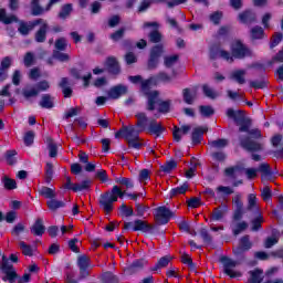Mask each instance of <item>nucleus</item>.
<instances>
[{
    "instance_id": "f257e3e1",
    "label": "nucleus",
    "mask_w": 283,
    "mask_h": 283,
    "mask_svg": "<svg viewBox=\"0 0 283 283\" xmlns=\"http://www.w3.org/2000/svg\"><path fill=\"white\" fill-rule=\"evenodd\" d=\"M156 85V78L151 77L148 80H145V82L142 83V92L146 96V109L147 112H154L157 109L161 98H160V92L156 90H151Z\"/></svg>"
},
{
    "instance_id": "f03ea898",
    "label": "nucleus",
    "mask_w": 283,
    "mask_h": 283,
    "mask_svg": "<svg viewBox=\"0 0 283 283\" xmlns=\"http://www.w3.org/2000/svg\"><path fill=\"white\" fill-rule=\"evenodd\" d=\"M230 50L231 53H229V51L219 50L218 56L228 63H233V59H244L245 56H251V51L240 41L232 42Z\"/></svg>"
},
{
    "instance_id": "7ed1b4c3",
    "label": "nucleus",
    "mask_w": 283,
    "mask_h": 283,
    "mask_svg": "<svg viewBox=\"0 0 283 283\" xmlns=\"http://www.w3.org/2000/svg\"><path fill=\"white\" fill-rule=\"evenodd\" d=\"M118 198H125V191H123L120 187L114 186L112 190L106 191L99 196L98 202L102 209L109 213V211L114 209V202H118Z\"/></svg>"
},
{
    "instance_id": "20e7f679",
    "label": "nucleus",
    "mask_w": 283,
    "mask_h": 283,
    "mask_svg": "<svg viewBox=\"0 0 283 283\" xmlns=\"http://www.w3.org/2000/svg\"><path fill=\"white\" fill-rule=\"evenodd\" d=\"M50 87H51L50 81L42 80L35 86H27L23 90V96L24 98H32L38 94H41V92H48Z\"/></svg>"
},
{
    "instance_id": "39448f33",
    "label": "nucleus",
    "mask_w": 283,
    "mask_h": 283,
    "mask_svg": "<svg viewBox=\"0 0 283 283\" xmlns=\"http://www.w3.org/2000/svg\"><path fill=\"white\" fill-rule=\"evenodd\" d=\"M249 138L248 139H241V145L244 147V149H248L249 151H258L262 149V145L252 142L251 138H261L262 133L260 129H252L249 132Z\"/></svg>"
},
{
    "instance_id": "423d86ee",
    "label": "nucleus",
    "mask_w": 283,
    "mask_h": 283,
    "mask_svg": "<svg viewBox=\"0 0 283 283\" xmlns=\"http://www.w3.org/2000/svg\"><path fill=\"white\" fill-rule=\"evenodd\" d=\"M221 262L223 264V272L226 275H229V277H242V272L235 270V266H238V261H233L224 256L221 259Z\"/></svg>"
},
{
    "instance_id": "0eeeda50",
    "label": "nucleus",
    "mask_w": 283,
    "mask_h": 283,
    "mask_svg": "<svg viewBox=\"0 0 283 283\" xmlns=\"http://www.w3.org/2000/svg\"><path fill=\"white\" fill-rule=\"evenodd\" d=\"M77 266L80 269V280H85L90 277V269H92V261L87 255L82 254L77 256Z\"/></svg>"
},
{
    "instance_id": "6e6552de",
    "label": "nucleus",
    "mask_w": 283,
    "mask_h": 283,
    "mask_svg": "<svg viewBox=\"0 0 283 283\" xmlns=\"http://www.w3.org/2000/svg\"><path fill=\"white\" fill-rule=\"evenodd\" d=\"M156 220L159 221L160 224H167L169 220L172 218L174 212L169 210V208L163 206L156 209Z\"/></svg>"
},
{
    "instance_id": "1a4fd4ad",
    "label": "nucleus",
    "mask_w": 283,
    "mask_h": 283,
    "mask_svg": "<svg viewBox=\"0 0 283 283\" xmlns=\"http://www.w3.org/2000/svg\"><path fill=\"white\" fill-rule=\"evenodd\" d=\"M247 70L237 69L230 73V81H234L239 85H244L247 83Z\"/></svg>"
},
{
    "instance_id": "9d476101",
    "label": "nucleus",
    "mask_w": 283,
    "mask_h": 283,
    "mask_svg": "<svg viewBox=\"0 0 283 283\" xmlns=\"http://www.w3.org/2000/svg\"><path fill=\"white\" fill-rule=\"evenodd\" d=\"M140 128L136 129V127L134 126H129L126 127L122 130V134L124 136V138L129 142V140H140V136H138V134H140Z\"/></svg>"
},
{
    "instance_id": "9b49d317",
    "label": "nucleus",
    "mask_w": 283,
    "mask_h": 283,
    "mask_svg": "<svg viewBox=\"0 0 283 283\" xmlns=\"http://www.w3.org/2000/svg\"><path fill=\"white\" fill-rule=\"evenodd\" d=\"M40 29L35 33V41L43 43L45 41V34H48V22L43 19H38Z\"/></svg>"
},
{
    "instance_id": "f8f14e48",
    "label": "nucleus",
    "mask_w": 283,
    "mask_h": 283,
    "mask_svg": "<svg viewBox=\"0 0 283 283\" xmlns=\"http://www.w3.org/2000/svg\"><path fill=\"white\" fill-rule=\"evenodd\" d=\"M124 94H127V86L117 85V86L112 87L108 91V98L116 101V99L120 98Z\"/></svg>"
},
{
    "instance_id": "ddd939ff",
    "label": "nucleus",
    "mask_w": 283,
    "mask_h": 283,
    "mask_svg": "<svg viewBox=\"0 0 283 283\" xmlns=\"http://www.w3.org/2000/svg\"><path fill=\"white\" fill-rule=\"evenodd\" d=\"M163 54V46L157 45L150 52V59L148 61V67L154 69L158 65V57Z\"/></svg>"
},
{
    "instance_id": "4468645a",
    "label": "nucleus",
    "mask_w": 283,
    "mask_h": 283,
    "mask_svg": "<svg viewBox=\"0 0 283 283\" xmlns=\"http://www.w3.org/2000/svg\"><path fill=\"white\" fill-rule=\"evenodd\" d=\"M191 132V127L189 125H182L181 127H175L172 135L176 143H180L184 136H187Z\"/></svg>"
},
{
    "instance_id": "2eb2a0df",
    "label": "nucleus",
    "mask_w": 283,
    "mask_h": 283,
    "mask_svg": "<svg viewBox=\"0 0 283 283\" xmlns=\"http://www.w3.org/2000/svg\"><path fill=\"white\" fill-rule=\"evenodd\" d=\"M39 23H41V21H32V22H21L20 27L18 28V31L20 32V34L22 35H28L30 34V32H32V30H34V28H36V25H39Z\"/></svg>"
},
{
    "instance_id": "dca6fc26",
    "label": "nucleus",
    "mask_w": 283,
    "mask_h": 283,
    "mask_svg": "<svg viewBox=\"0 0 283 283\" xmlns=\"http://www.w3.org/2000/svg\"><path fill=\"white\" fill-rule=\"evenodd\" d=\"M207 126H198L193 128L191 135L193 145H200V143H202V136L207 132Z\"/></svg>"
},
{
    "instance_id": "f3484780",
    "label": "nucleus",
    "mask_w": 283,
    "mask_h": 283,
    "mask_svg": "<svg viewBox=\"0 0 283 283\" xmlns=\"http://www.w3.org/2000/svg\"><path fill=\"white\" fill-rule=\"evenodd\" d=\"M137 124L139 132H145L147 129V125H149V118L147 117V114L139 112L136 113Z\"/></svg>"
},
{
    "instance_id": "a211bd4d",
    "label": "nucleus",
    "mask_w": 283,
    "mask_h": 283,
    "mask_svg": "<svg viewBox=\"0 0 283 283\" xmlns=\"http://www.w3.org/2000/svg\"><path fill=\"white\" fill-rule=\"evenodd\" d=\"M251 249V241H249V237H243L240 240L239 247H237L233 251L235 255H242L244 251H249Z\"/></svg>"
},
{
    "instance_id": "6ab92c4d",
    "label": "nucleus",
    "mask_w": 283,
    "mask_h": 283,
    "mask_svg": "<svg viewBox=\"0 0 283 283\" xmlns=\"http://www.w3.org/2000/svg\"><path fill=\"white\" fill-rule=\"evenodd\" d=\"M228 118H232L237 125H242L244 120V113L242 111H234L233 108H229L227 111Z\"/></svg>"
},
{
    "instance_id": "aec40b11",
    "label": "nucleus",
    "mask_w": 283,
    "mask_h": 283,
    "mask_svg": "<svg viewBox=\"0 0 283 283\" xmlns=\"http://www.w3.org/2000/svg\"><path fill=\"white\" fill-rule=\"evenodd\" d=\"M144 266H147V260L138 259L135 260L130 265L126 268L127 273H136V271H140Z\"/></svg>"
},
{
    "instance_id": "412c9836",
    "label": "nucleus",
    "mask_w": 283,
    "mask_h": 283,
    "mask_svg": "<svg viewBox=\"0 0 283 283\" xmlns=\"http://www.w3.org/2000/svg\"><path fill=\"white\" fill-rule=\"evenodd\" d=\"M248 211H253L254 213H258L260 211V206H258V197L255 193L248 195Z\"/></svg>"
},
{
    "instance_id": "4be33fe9",
    "label": "nucleus",
    "mask_w": 283,
    "mask_h": 283,
    "mask_svg": "<svg viewBox=\"0 0 283 283\" xmlns=\"http://www.w3.org/2000/svg\"><path fill=\"white\" fill-rule=\"evenodd\" d=\"M31 233L33 235H43L45 233V226H43V219H38L31 227Z\"/></svg>"
},
{
    "instance_id": "5701e85b",
    "label": "nucleus",
    "mask_w": 283,
    "mask_h": 283,
    "mask_svg": "<svg viewBox=\"0 0 283 283\" xmlns=\"http://www.w3.org/2000/svg\"><path fill=\"white\" fill-rule=\"evenodd\" d=\"M40 107H43L44 109H52V107H54V97L50 94L42 95Z\"/></svg>"
},
{
    "instance_id": "b1692460",
    "label": "nucleus",
    "mask_w": 283,
    "mask_h": 283,
    "mask_svg": "<svg viewBox=\"0 0 283 283\" xmlns=\"http://www.w3.org/2000/svg\"><path fill=\"white\" fill-rule=\"evenodd\" d=\"M106 66L112 74H119L120 72V66L118 65V61L116 60V57H108L106 60Z\"/></svg>"
},
{
    "instance_id": "393cba45",
    "label": "nucleus",
    "mask_w": 283,
    "mask_h": 283,
    "mask_svg": "<svg viewBox=\"0 0 283 283\" xmlns=\"http://www.w3.org/2000/svg\"><path fill=\"white\" fill-rule=\"evenodd\" d=\"M41 0H32L31 1V14L33 17H39L40 14H44V12H48L45 8L41 7L39 3Z\"/></svg>"
},
{
    "instance_id": "a878e982",
    "label": "nucleus",
    "mask_w": 283,
    "mask_h": 283,
    "mask_svg": "<svg viewBox=\"0 0 283 283\" xmlns=\"http://www.w3.org/2000/svg\"><path fill=\"white\" fill-rule=\"evenodd\" d=\"M148 130L150 134H154L155 136H160L165 132V128L160 123H156V120H151L148 126Z\"/></svg>"
},
{
    "instance_id": "bb28decb",
    "label": "nucleus",
    "mask_w": 283,
    "mask_h": 283,
    "mask_svg": "<svg viewBox=\"0 0 283 283\" xmlns=\"http://www.w3.org/2000/svg\"><path fill=\"white\" fill-rule=\"evenodd\" d=\"M60 87L62 88L65 98H70V96H72V87H70V80H67V77H63L61 80Z\"/></svg>"
},
{
    "instance_id": "cd10ccee",
    "label": "nucleus",
    "mask_w": 283,
    "mask_h": 283,
    "mask_svg": "<svg viewBox=\"0 0 283 283\" xmlns=\"http://www.w3.org/2000/svg\"><path fill=\"white\" fill-rule=\"evenodd\" d=\"M157 112H159V114H168V112H171V101L170 99H166L159 101V104H157Z\"/></svg>"
},
{
    "instance_id": "c85d7f7f",
    "label": "nucleus",
    "mask_w": 283,
    "mask_h": 283,
    "mask_svg": "<svg viewBox=\"0 0 283 283\" xmlns=\"http://www.w3.org/2000/svg\"><path fill=\"white\" fill-rule=\"evenodd\" d=\"M182 94H184V101L188 105H191V103L196 101V96H198V93L195 90L191 91L189 88L184 90Z\"/></svg>"
},
{
    "instance_id": "c756f323",
    "label": "nucleus",
    "mask_w": 283,
    "mask_h": 283,
    "mask_svg": "<svg viewBox=\"0 0 283 283\" xmlns=\"http://www.w3.org/2000/svg\"><path fill=\"white\" fill-rule=\"evenodd\" d=\"M239 21H241V23H253L255 21V13L251 11L240 13Z\"/></svg>"
},
{
    "instance_id": "7c9ffc66",
    "label": "nucleus",
    "mask_w": 283,
    "mask_h": 283,
    "mask_svg": "<svg viewBox=\"0 0 283 283\" xmlns=\"http://www.w3.org/2000/svg\"><path fill=\"white\" fill-rule=\"evenodd\" d=\"M92 187V180L90 179H84L80 184H74L73 186V191L78 192V191H87Z\"/></svg>"
},
{
    "instance_id": "2f4dec72",
    "label": "nucleus",
    "mask_w": 283,
    "mask_h": 283,
    "mask_svg": "<svg viewBox=\"0 0 283 283\" xmlns=\"http://www.w3.org/2000/svg\"><path fill=\"white\" fill-rule=\"evenodd\" d=\"M48 149H49V156L50 158H56L59 148L56 144L52 140V138L46 139Z\"/></svg>"
},
{
    "instance_id": "473e14b6",
    "label": "nucleus",
    "mask_w": 283,
    "mask_h": 283,
    "mask_svg": "<svg viewBox=\"0 0 283 283\" xmlns=\"http://www.w3.org/2000/svg\"><path fill=\"white\" fill-rule=\"evenodd\" d=\"M49 209H51V211H56V209H61L63 207H65V202L62 200H56L54 198H52L51 200H49L46 202Z\"/></svg>"
},
{
    "instance_id": "72a5a7b5",
    "label": "nucleus",
    "mask_w": 283,
    "mask_h": 283,
    "mask_svg": "<svg viewBox=\"0 0 283 283\" xmlns=\"http://www.w3.org/2000/svg\"><path fill=\"white\" fill-rule=\"evenodd\" d=\"M202 90H203V94L205 96H207V98H218V96H220V94H218V92L216 90H213L211 86L205 84L202 86Z\"/></svg>"
},
{
    "instance_id": "f704fd0d",
    "label": "nucleus",
    "mask_w": 283,
    "mask_h": 283,
    "mask_svg": "<svg viewBox=\"0 0 283 283\" xmlns=\"http://www.w3.org/2000/svg\"><path fill=\"white\" fill-rule=\"evenodd\" d=\"M52 178H54V165H52V163H46L45 181L48 182V185L52 182Z\"/></svg>"
},
{
    "instance_id": "c9c22d12",
    "label": "nucleus",
    "mask_w": 283,
    "mask_h": 283,
    "mask_svg": "<svg viewBox=\"0 0 283 283\" xmlns=\"http://www.w3.org/2000/svg\"><path fill=\"white\" fill-rule=\"evenodd\" d=\"M0 21H2V23H6L8 25L10 23L17 22V18L15 15H7L6 10L0 9Z\"/></svg>"
},
{
    "instance_id": "e433bc0d",
    "label": "nucleus",
    "mask_w": 283,
    "mask_h": 283,
    "mask_svg": "<svg viewBox=\"0 0 283 283\" xmlns=\"http://www.w3.org/2000/svg\"><path fill=\"white\" fill-rule=\"evenodd\" d=\"M189 189V184L185 182L184 185L174 188L170 190V196H182V193H187V190Z\"/></svg>"
},
{
    "instance_id": "4c0bfd02",
    "label": "nucleus",
    "mask_w": 283,
    "mask_h": 283,
    "mask_svg": "<svg viewBox=\"0 0 283 283\" xmlns=\"http://www.w3.org/2000/svg\"><path fill=\"white\" fill-rule=\"evenodd\" d=\"M133 231H149V224L143 220H135Z\"/></svg>"
},
{
    "instance_id": "58836bf2",
    "label": "nucleus",
    "mask_w": 283,
    "mask_h": 283,
    "mask_svg": "<svg viewBox=\"0 0 283 283\" xmlns=\"http://www.w3.org/2000/svg\"><path fill=\"white\" fill-rule=\"evenodd\" d=\"M19 247L23 255H28L29 258H32L34 255V250H32V247L28 245L24 241H20Z\"/></svg>"
},
{
    "instance_id": "ea45409f",
    "label": "nucleus",
    "mask_w": 283,
    "mask_h": 283,
    "mask_svg": "<svg viewBox=\"0 0 283 283\" xmlns=\"http://www.w3.org/2000/svg\"><path fill=\"white\" fill-rule=\"evenodd\" d=\"M55 52H65L67 50V39L60 38L55 41Z\"/></svg>"
},
{
    "instance_id": "a19ab883",
    "label": "nucleus",
    "mask_w": 283,
    "mask_h": 283,
    "mask_svg": "<svg viewBox=\"0 0 283 283\" xmlns=\"http://www.w3.org/2000/svg\"><path fill=\"white\" fill-rule=\"evenodd\" d=\"M209 145L212 149H223V147H227V145H229V142L227 139H217L210 142Z\"/></svg>"
},
{
    "instance_id": "79ce46f5",
    "label": "nucleus",
    "mask_w": 283,
    "mask_h": 283,
    "mask_svg": "<svg viewBox=\"0 0 283 283\" xmlns=\"http://www.w3.org/2000/svg\"><path fill=\"white\" fill-rule=\"evenodd\" d=\"M2 184L4 189H17V181L14 179H10L8 176L2 177Z\"/></svg>"
},
{
    "instance_id": "37998d69",
    "label": "nucleus",
    "mask_w": 283,
    "mask_h": 283,
    "mask_svg": "<svg viewBox=\"0 0 283 283\" xmlns=\"http://www.w3.org/2000/svg\"><path fill=\"white\" fill-rule=\"evenodd\" d=\"M1 270L3 271V273H12L14 271V269L12 268V263H10L6 255L2 256Z\"/></svg>"
},
{
    "instance_id": "c03bdc74",
    "label": "nucleus",
    "mask_w": 283,
    "mask_h": 283,
    "mask_svg": "<svg viewBox=\"0 0 283 283\" xmlns=\"http://www.w3.org/2000/svg\"><path fill=\"white\" fill-rule=\"evenodd\" d=\"M40 193L44 197V198H49L50 200L52 198H56V191H54V189L52 188H48V187H42L40 189Z\"/></svg>"
},
{
    "instance_id": "a18cd8bd",
    "label": "nucleus",
    "mask_w": 283,
    "mask_h": 283,
    "mask_svg": "<svg viewBox=\"0 0 283 283\" xmlns=\"http://www.w3.org/2000/svg\"><path fill=\"white\" fill-rule=\"evenodd\" d=\"M222 17L223 13L222 11H214L209 15V20L211 21V23H213L214 25H218V23H220V21H222Z\"/></svg>"
},
{
    "instance_id": "49530a36",
    "label": "nucleus",
    "mask_w": 283,
    "mask_h": 283,
    "mask_svg": "<svg viewBox=\"0 0 283 283\" xmlns=\"http://www.w3.org/2000/svg\"><path fill=\"white\" fill-rule=\"evenodd\" d=\"M53 59H56L62 63H66V61H70V54L63 53L61 51H53Z\"/></svg>"
},
{
    "instance_id": "de8ad7c7",
    "label": "nucleus",
    "mask_w": 283,
    "mask_h": 283,
    "mask_svg": "<svg viewBox=\"0 0 283 283\" xmlns=\"http://www.w3.org/2000/svg\"><path fill=\"white\" fill-rule=\"evenodd\" d=\"M72 14V4H65L59 13L60 19H67Z\"/></svg>"
},
{
    "instance_id": "09e8293b",
    "label": "nucleus",
    "mask_w": 283,
    "mask_h": 283,
    "mask_svg": "<svg viewBox=\"0 0 283 283\" xmlns=\"http://www.w3.org/2000/svg\"><path fill=\"white\" fill-rule=\"evenodd\" d=\"M249 227V223H247L245 221L237 223L234 226V228L232 229L234 235H240V233H242V231L247 230Z\"/></svg>"
},
{
    "instance_id": "8fccbe9b",
    "label": "nucleus",
    "mask_w": 283,
    "mask_h": 283,
    "mask_svg": "<svg viewBox=\"0 0 283 283\" xmlns=\"http://www.w3.org/2000/svg\"><path fill=\"white\" fill-rule=\"evenodd\" d=\"M262 36H264V29H262V27H254L251 30L252 39H262Z\"/></svg>"
},
{
    "instance_id": "3c124183",
    "label": "nucleus",
    "mask_w": 283,
    "mask_h": 283,
    "mask_svg": "<svg viewBox=\"0 0 283 283\" xmlns=\"http://www.w3.org/2000/svg\"><path fill=\"white\" fill-rule=\"evenodd\" d=\"M119 213H120V216H124L125 218H129V217L134 216V209L129 208L125 205H122L119 208Z\"/></svg>"
},
{
    "instance_id": "603ef678",
    "label": "nucleus",
    "mask_w": 283,
    "mask_h": 283,
    "mask_svg": "<svg viewBox=\"0 0 283 283\" xmlns=\"http://www.w3.org/2000/svg\"><path fill=\"white\" fill-rule=\"evenodd\" d=\"M174 76H176V73H172V76L167 75V73H159L157 77H153V78H155L156 85H157L158 81H163L164 83H169Z\"/></svg>"
},
{
    "instance_id": "864d4df0",
    "label": "nucleus",
    "mask_w": 283,
    "mask_h": 283,
    "mask_svg": "<svg viewBox=\"0 0 283 283\" xmlns=\"http://www.w3.org/2000/svg\"><path fill=\"white\" fill-rule=\"evenodd\" d=\"M17 150H9L6 154V160L8 165H14L17 163Z\"/></svg>"
},
{
    "instance_id": "5fc2aeb1",
    "label": "nucleus",
    "mask_w": 283,
    "mask_h": 283,
    "mask_svg": "<svg viewBox=\"0 0 283 283\" xmlns=\"http://www.w3.org/2000/svg\"><path fill=\"white\" fill-rule=\"evenodd\" d=\"M164 63L167 67H174L178 63V55L166 56Z\"/></svg>"
},
{
    "instance_id": "6e6d98bb",
    "label": "nucleus",
    "mask_w": 283,
    "mask_h": 283,
    "mask_svg": "<svg viewBox=\"0 0 283 283\" xmlns=\"http://www.w3.org/2000/svg\"><path fill=\"white\" fill-rule=\"evenodd\" d=\"M176 167H178V164L174 160H170V161L166 163L164 166H161V169L166 174H169V171H174V169H176Z\"/></svg>"
},
{
    "instance_id": "4d7b16f0",
    "label": "nucleus",
    "mask_w": 283,
    "mask_h": 283,
    "mask_svg": "<svg viewBox=\"0 0 283 283\" xmlns=\"http://www.w3.org/2000/svg\"><path fill=\"white\" fill-rule=\"evenodd\" d=\"M135 209H136L137 216L139 218H143V216H145V213H147V211H149V207L143 206L140 203H135Z\"/></svg>"
},
{
    "instance_id": "13d9d810",
    "label": "nucleus",
    "mask_w": 283,
    "mask_h": 283,
    "mask_svg": "<svg viewBox=\"0 0 283 283\" xmlns=\"http://www.w3.org/2000/svg\"><path fill=\"white\" fill-rule=\"evenodd\" d=\"M262 222H264V219L262 218V214H259L254 220H252V231H258L260 227H262Z\"/></svg>"
},
{
    "instance_id": "bf43d9fd",
    "label": "nucleus",
    "mask_w": 283,
    "mask_h": 283,
    "mask_svg": "<svg viewBox=\"0 0 283 283\" xmlns=\"http://www.w3.org/2000/svg\"><path fill=\"white\" fill-rule=\"evenodd\" d=\"M2 277L3 282L15 283L17 282V272H7Z\"/></svg>"
},
{
    "instance_id": "052dcab7",
    "label": "nucleus",
    "mask_w": 283,
    "mask_h": 283,
    "mask_svg": "<svg viewBox=\"0 0 283 283\" xmlns=\"http://www.w3.org/2000/svg\"><path fill=\"white\" fill-rule=\"evenodd\" d=\"M171 262V256H163L156 264V269H165Z\"/></svg>"
},
{
    "instance_id": "680f3d73",
    "label": "nucleus",
    "mask_w": 283,
    "mask_h": 283,
    "mask_svg": "<svg viewBox=\"0 0 283 283\" xmlns=\"http://www.w3.org/2000/svg\"><path fill=\"white\" fill-rule=\"evenodd\" d=\"M32 143H34V132L29 130L24 135V145H27V147H30Z\"/></svg>"
},
{
    "instance_id": "e2e57ef3",
    "label": "nucleus",
    "mask_w": 283,
    "mask_h": 283,
    "mask_svg": "<svg viewBox=\"0 0 283 283\" xmlns=\"http://www.w3.org/2000/svg\"><path fill=\"white\" fill-rule=\"evenodd\" d=\"M149 39H150L151 43H160V40L163 39V36L160 35V33L157 30H155V31L150 32Z\"/></svg>"
},
{
    "instance_id": "0e129e2a",
    "label": "nucleus",
    "mask_w": 283,
    "mask_h": 283,
    "mask_svg": "<svg viewBox=\"0 0 283 283\" xmlns=\"http://www.w3.org/2000/svg\"><path fill=\"white\" fill-rule=\"evenodd\" d=\"M261 196L265 202H269V200L272 198L271 188H269V186H265L261 191Z\"/></svg>"
},
{
    "instance_id": "69168bd1",
    "label": "nucleus",
    "mask_w": 283,
    "mask_h": 283,
    "mask_svg": "<svg viewBox=\"0 0 283 283\" xmlns=\"http://www.w3.org/2000/svg\"><path fill=\"white\" fill-rule=\"evenodd\" d=\"M200 114L201 116H212L213 114V108L211 106H200Z\"/></svg>"
},
{
    "instance_id": "338daca9",
    "label": "nucleus",
    "mask_w": 283,
    "mask_h": 283,
    "mask_svg": "<svg viewBox=\"0 0 283 283\" xmlns=\"http://www.w3.org/2000/svg\"><path fill=\"white\" fill-rule=\"evenodd\" d=\"M34 63V54L29 52L24 55V65L25 67H30Z\"/></svg>"
},
{
    "instance_id": "774afa93",
    "label": "nucleus",
    "mask_w": 283,
    "mask_h": 283,
    "mask_svg": "<svg viewBox=\"0 0 283 283\" xmlns=\"http://www.w3.org/2000/svg\"><path fill=\"white\" fill-rule=\"evenodd\" d=\"M104 282L106 283H117L118 280L116 279V276H114V274L107 272L104 274Z\"/></svg>"
}]
</instances>
